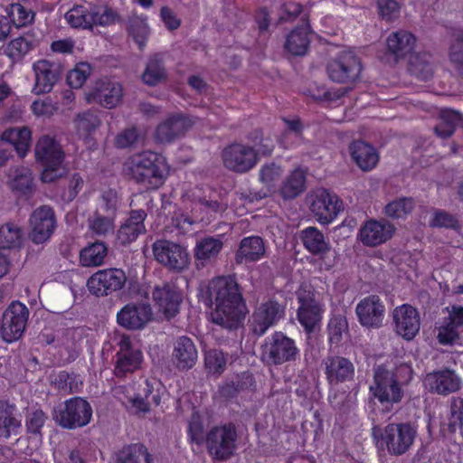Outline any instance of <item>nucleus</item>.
I'll use <instances>...</instances> for the list:
<instances>
[{
    "mask_svg": "<svg viewBox=\"0 0 463 463\" xmlns=\"http://www.w3.org/2000/svg\"><path fill=\"white\" fill-rule=\"evenodd\" d=\"M197 298L212 308L213 324L228 330H236L243 324L248 310L234 276H219L200 284Z\"/></svg>",
    "mask_w": 463,
    "mask_h": 463,
    "instance_id": "obj_1",
    "label": "nucleus"
},
{
    "mask_svg": "<svg viewBox=\"0 0 463 463\" xmlns=\"http://www.w3.org/2000/svg\"><path fill=\"white\" fill-rule=\"evenodd\" d=\"M252 146L234 142L226 146L222 152L223 165L238 174H244L255 167L260 160V154L269 156L274 145L269 138L263 137L262 130L256 128L248 135Z\"/></svg>",
    "mask_w": 463,
    "mask_h": 463,
    "instance_id": "obj_2",
    "label": "nucleus"
},
{
    "mask_svg": "<svg viewBox=\"0 0 463 463\" xmlns=\"http://www.w3.org/2000/svg\"><path fill=\"white\" fill-rule=\"evenodd\" d=\"M128 175L146 189L160 188L167 178V163L159 153L146 150L131 156L125 164Z\"/></svg>",
    "mask_w": 463,
    "mask_h": 463,
    "instance_id": "obj_3",
    "label": "nucleus"
},
{
    "mask_svg": "<svg viewBox=\"0 0 463 463\" xmlns=\"http://www.w3.org/2000/svg\"><path fill=\"white\" fill-rule=\"evenodd\" d=\"M65 20L75 29H92L94 25L109 26L116 23L118 15L109 6L101 8L91 3L75 4L66 12Z\"/></svg>",
    "mask_w": 463,
    "mask_h": 463,
    "instance_id": "obj_4",
    "label": "nucleus"
},
{
    "mask_svg": "<svg viewBox=\"0 0 463 463\" xmlns=\"http://www.w3.org/2000/svg\"><path fill=\"white\" fill-rule=\"evenodd\" d=\"M370 392L378 401L384 412H390L395 403L402 402L404 391L396 373L383 365H379L373 373V384Z\"/></svg>",
    "mask_w": 463,
    "mask_h": 463,
    "instance_id": "obj_5",
    "label": "nucleus"
},
{
    "mask_svg": "<svg viewBox=\"0 0 463 463\" xmlns=\"http://www.w3.org/2000/svg\"><path fill=\"white\" fill-rule=\"evenodd\" d=\"M261 359L268 364L280 365L295 362L300 355L296 341L281 331L265 338L260 347Z\"/></svg>",
    "mask_w": 463,
    "mask_h": 463,
    "instance_id": "obj_6",
    "label": "nucleus"
},
{
    "mask_svg": "<svg viewBox=\"0 0 463 463\" xmlns=\"http://www.w3.org/2000/svg\"><path fill=\"white\" fill-rule=\"evenodd\" d=\"M238 432L234 423L228 422L213 427L206 433V448L213 459L224 461L231 458L237 449Z\"/></svg>",
    "mask_w": 463,
    "mask_h": 463,
    "instance_id": "obj_7",
    "label": "nucleus"
},
{
    "mask_svg": "<svg viewBox=\"0 0 463 463\" xmlns=\"http://www.w3.org/2000/svg\"><path fill=\"white\" fill-rule=\"evenodd\" d=\"M93 410L90 403L80 396L71 397L63 402L56 411V423L65 430L86 427L92 420Z\"/></svg>",
    "mask_w": 463,
    "mask_h": 463,
    "instance_id": "obj_8",
    "label": "nucleus"
},
{
    "mask_svg": "<svg viewBox=\"0 0 463 463\" xmlns=\"http://www.w3.org/2000/svg\"><path fill=\"white\" fill-rule=\"evenodd\" d=\"M29 315L25 304L18 300L12 301L2 315L0 336L3 341L10 344L19 340L25 331Z\"/></svg>",
    "mask_w": 463,
    "mask_h": 463,
    "instance_id": "obj_9",
    "label": "nucleus"
},
{
    "mask_svg": "<svg viewBox=\"0 0 463 463\" xmlns=\"http://www.w3.org/2000/svg\"><path fill=\"white\" fill-rule=\"evenodd\" d=\"M416 435L417 429L411 422L389 423L384 427L381 439L391 455L401 456L411 449Z\"/></svg>",
    "mask_w": 463,
    "mask_h": 463,
    "instance_id": "obj_10",
    "label": "nucleus"
},
{
    "mask_svg": "<svg viewBox=\"0 0 463 463\" xmlns=\"http://www.w3.org/2000/svg\"><path fill=\"white\" fill-rule=\"evenodd\" d=\"M363 66L360 59L352 52H342L328 61L326 72L336 83H354L359 80Z\"/></svg>",
    "mask_w": 463,
    "mask_h": 463,
    "instance_id": "obj_11",
    "label": "nucleus"
},
{
    "mask_svg": "<svg viewBox=\"0 0 463 463\" xmlns=\"http://www.w3.org/2000/svg\"><path fill=\"white\" fill-rule=\"evenodd\" d=\"M35 157L44 168L42 174L43 182H51L52 173L57 170L64 160V152L60 144L49 136L42 137L35 145Z\"/></svg>",
    "mask_w": 463,
    "mask_h": 463,
    "instance_id": "obj_12",
    "label": "nucleus"
},
{
    "mask_svg": "<svg viewBox=\"0 0 463 463\" xmlns=\"http://www.w3.org/2000/svg\"><path fill=\"white\" fill-rule=\"evenodd\" d=\"M322 368L330 390L354 380V364L346 357L327 355L322 361Z\"/></svg>",
    "mask_w": 463,
    "mask_h": 463,
    "instance_id": "obj_13",
    "label": "nucleus"
},
{
    "mask_svg": "<svg viewBox=\"0 0 463 463\" xmlns=\"http://www.w3.org/2000/svg\"><path fill=\"white\" fill-rule=\"evenodd\" d=\"M286 307L274 298L261 302L252 313L251 330L258 336L277 325L285 317Z\"/></svg>",
    "mask_w": 463,
    "mask_h": 463,
    "instance_id": "obj_14",
    "label": "nucleus"
},
{
    "mask_svg": "<svg viewBox=\"0 0 463 463\" xmlns=\"http://www.w3.org/2000/svg\"><path fill=\"white\" fill-rule=\"evenodd\" d=\"M152 250L156 261L170 270L180 272L189 263V255L186 249L178 243L158 240L154 242Z\"/></svg>",
    "mask_w": 463,
    "mask_h": 463,
    "instance_id": "obj_15",
    "label": "nucleus"
},
{
    "mask_svg": "<svg viewBox=\"0 0 463 463\" xmlns=\"http://www.w3.org/2000/svg\"><path fill=\"white\" fill-rule=\"evenodd\" d=\"M32 69L34 74V85L32 92L36 95L51 92L63 72V66L61 62L47 59L35 61Z\"/></svg>",
    "mask_w": 463,
    "mask_h": 463,
    "instance_id": "obj_16",
    "label": "nucleus"
},
{
    "mask_svg": "<svg viewBox=\"0 0 463 463\" xmlns=\"http://www.w3.org/2000/svg\"><path fill=\"white\" fill-rule=\"evenodd\" d=\"M118 345V351L116 353L113 373L117 378H124L128 373H132L140 368L143 353L133 347L130 337L126 335L120 337Z\"/></svg>",
    "mask_w": 463,
    "mask_h": 463,
    "instance_id": "obj_17",
    "label": "nucleus"
},
{
    "mask_svg": "<svg viewBox=\"0 0 463 463\" xmlns=\"http://www.w3.org/2000/svg\"><path fill=\"white\" fill-rule=\"evenodd\" d=\"M127 281V276L121 269H106L95 272L87 281L90 293L96 296H107L120 290Z\"/></svg>",
    "mask_w": 463,
    "mask_h": 463,
    "instance_id": "obj_18",
    "label": "nucleus"
},
{
    "mask_svg": "<svg viewBox=\"0 0 463 463\" xmlns=\"http://www.w3.org/2000/svg\"><path fill=\"white\" fill-rule=\"evenodd\" d=\"M298 307L297 310V318L307 334L315 331L320 325L324 308L316 299L315 294L311 291H305L298 295Z\"/></svg>",
    "mask_w": 463,
    "mask_h": 463,
    "instance_id": "obj_19",
    "label": "nucleus"
},
{
    "mask_svg": "<svg viewBox=\"0 0 463 463\" xmlns=\"http://www.w3.org/2000/svg\"><path fill=\"white\" fill-rule=\"evenodd\" d=\"M341 208L342 201L327 189L317 190L310 203V211L321 224L331 223L336 218Z\"/></svg>",
    "mask_w": 463,
    "mask_h": 463,
    "instance_id": "obj_20",
    "label": "nucleus"
},
{
    "mask_svg": "<svg viewBox=\"0 0 463 463\" xmlns=\"http://www.w3.org/2000/svg\"><path fill=\"white\" fill-rule=\"evenodd\" d=\"M394 330L407 341L415 338L420 328V317L418 309L410 304L396 307L392 312Z\"/></svg>",
    "mask_w": 463,
    "mask_h": 463,
    "instance_id": "obj_21",
    "label": "nucleus"
},
{
    "mask_svg": "<svg viewBox=\"0 0 463 463\" xmlns=\"http://www.w3.org/2000/svg\"><path fill=\"white\" fill-rule=\"evenodd\" d=\"M194 125V121L182 113L172 114L160 122L155 130V139L161 144L172 143L183 137Z\"/></svg>",
    "mask_w": 463,
    "mask_h": 463,
    "instance_id": "obj_22",
    "label": "nucleus"
},
{
    "mask_svg": "<svg viewBox=\"0 0 463 463\" xmlns=\"http://www.w3.org/2000/svg\"><path fill=\"white\" fill-rule=\"evenodd\" d=\"M355 314L362 326L379 328L384 318L385 306L378 296L370 295L358 302Z\"/></svg>",
    "mask_w": 463,
    "mask_h": 463,
    "instance_id": "obj_23",
    "label": "nucleus"
},
{
    "mask_svg": "<svg viewBox=\"0 0 463 463\" xmlns=\"http://www.w3.org/2000/svg\"><path fill=\"white\" fill-rule=\"evenodd\" d=\"M123 88L120 83L108 78L98 80L87 99L90 102H96L107 109L115 108L121 101Z\"/></svg>",
    "mask_w": 463,
    "mask_h": 463,
    "instance_id": "obj_24",
    "label": "nucleus"
},
{
    "mask_svg": "<svg viewBox=\"0 0 463 463\" xmlns=\"http://www.w3.org/2000/svg\"><path fill=\"white\" fill-rule=\"evenodd\" d=\"M31 237L34 243H43L52 236L56 228V218L52 207L43 205L36 208L30 218Z\"/></svg>",
    "mask_w": 463,
    "mask_h": 463,
    "instance_id": "obj_25",
    "label": "nucleus"
},
{
    "mask_svg": "<svg viewBox=\"0 0 463 463\" xmlns=\"http://www.w3.org/2000/svg\"><path fill=\"white\" fill-rule=\"evenodd\" d=\"M425 384L431 393L447 396L459 391L462 381L454 370L443 368L427 373Z\"/></svg>",
    "mask_w": 463,
    "mask_h": 463,
    "instance_id": "obj_26",
    "label": "nucleus"
},
{
    "mask_svg": "<svg viewBox=\"0 0 463 463\" xmlns=\"http://www.w3.org/2000/svg\"><path fill=\"white\" fill-rule=\"evenodd\" d=\"M152 297L158 310L163 312L166 318H173L179 313L183 294L175 284L164 283L162 286L155 287Z\"/></svg>",
    "mask_w": 463,
    "mask_h": 463,
    "instance_id": "obj_27",
    "label": "nucleus"
},
{
    "mask_svg": "<svg viewBox=\"0 0 463 463\" xmlns=\"http://www.w3.org/2000/svg\"><path fill=\"white\" fill-rule=\"evenodd\" d=\"M395 232V227L386 220L370 219L359 231V239L368 247L379 246L389 241Z\"/></svg>",
    "mask_w": 463,
    "mask_h": 463,
    "instance_id": "obj_28",
    "label": "nucleus"
},
{
    "mask_svg": "<svg viewBox=\"0 0 463 463\" xmlns=\"http://www.w3.org/2000/svg\"><path fill=\"white\" fill-rule=\"evenodd\" d=\"M147 214L145 210H132L128 218L120 225L117 232V241L123 246L134 242L139 235L146 232L145 220Z\"/></svg>",
    "mask_w": 463,
    "mask_h": 463,
    "instance_id": "obj_29",
    "label": "nucleus"
},
{
    "mask_svg": "<svg viewBox=\"0 0 463 463\" xmlns=\"http://www.w3.org/2000/svg\"><path fill=\"white\" fill-rule=\"evenodd\" d=\"M197 358L198 352L194 341L186 335L179 336L174 343L173 364L179 371H187L195 365Z\"/></svg>",
    "mask_w": 463,
    "mask_h": 463,
    "instance_id": "obj_30",
    "label": "nucleus"
},
{
    "mask_svg": "<svg viewBox=\"0 0 463 463\" xmlns=\"http://www.w3.org/2000/svg\"><path fill=\"white\" fill-rule=\"evenodd\" d=\"M266 255L264 240L260 236L244 237L239 243L234 260L238 265L257 262Z\"/></svg>",
    "mask_w": 463,
    "mask_h": 463,
    "instance_id": "obj_31",
    "label": "nucleus"
},
{
    "mask_svg": "<svg viewBox=\"0 0 463 463\" xmlns=\"http://www.w3.org/2000/svg\"><path fill=\"white\" fill-rule=\"evenodd\" d=\"M22 429V420L17 406L9 400H0V439L7 440L12 435H18Z\"/></svg>",
    "mask_w": 463,
    "mask_h": 463,
    "instance_id": "obj_32",
    "label": "nucleus"
},
{
    "mask_svg": "<svg viewBox=\"0 0 463 463\" xmlns=\"http://www.w3.org/2000/svg\"><path fill=\"white\" fill-rule=\"evenodd\" d=\"M151 317V309L146 305H126L118 314V323L127 329H140Z\"/></svg>",
    "mask_w": 463,
    "mask_h": 463,
    "instance_id": "obj_33",
    "label": "nucleus"
},
{
    "mask_svg": "<svg viewBox=\"0 0 463 463\" xmlns=\"http://www.w3.org/2000/svg\"><path fill=\"white\" fill-rule=\"evenodd\" d=\"M352 160L364 172L373 170L379 162V154L375 147L363 140H354L349 146Z\"/></svg>",
    "mask_w": 463,
    "mask_h": 463,
    "instance_id": "obj_34",
    "label": "nucleus"
},
{
    "mask_svg": "<svg viewBox=\"0 0 463 463\" xmlns=\"http://www.w3.org/2000/svg\"><path fill=\"white\" fill-rule=\"evenodd\" d=\"M310 33L308 20H302V24L296 26L286 38L285 49L287 52L294 56L305 55L310 45Z\"/></svg>",
    "mask_w": 463,
    "mask_h": 463,
    "instance_id": "obj_35",
    "label": "nucleus"
},
{
    "mask_svg": "<svg viewBox=\"0 0 463 463\" xmlns=\"http://www.w3.org/2000/svg\"><path fill=\"white\" fill-rule=\"evenodd\" d=\"M417 39L413 33L405 30L392 33L386 41L388 51L397 60L406 58L415 48Z\"/></svg>",
    "mask_w": 463,
    "mask_h": 463,
    "instance_id": "obj_36",
    "label": "nucleus"
},
{
    "mask_svg": "<svg viewBox=\"0 0 463 463\" xmlns=\"http://www.w3.org/2000/svg\"><path fill=\"white\" fill-rule=\"evenodd\" d=\"M300 240L304 248L314 256H319L322 260L330 252L331 247L326 241L322 232L317 227H307L300 232Z\"/></svg>",
    "mask_w": 463,
    "mask_h": 463,
    "instance_id": "obj_37",
    "label": "nucleus"
},
{
    "mask_svg": "<svg viewBox=\"0 0 463 463\" xmlns=\"http://www.w3.org/2000/svg\"><path fill=\"white\" fill-rule=\"evenodd\" d=\"M32 139V131L28 127L13 128L2 134V140L8 142L20 157L28 152Z\"/></svg>",
    "mask_w": 463,
    "mask_h": 463,
    "instance_id": "obj_38",
    "label": "nucleus"
},
{
    "mask_svg": "<svg viewBox=\"0 0 463 463\" xmlns=\"http://www.w3.org/2000/svg\"><path fill=\"white\" fill-rule=\"evenodd\" d=\"M326 333L330 348H338L344 337L349 335V325L345 316L333 314L328 320Z\"/></svg>",
    "mask_w": 463,
    "mask_h": 463,
    "instance_id": "obj_39",
    "label": "nucleus"
},
{
    "mask_svg": "<svg viewBox=\"0 0 463 463\" xmlns=\"http://www.w3.org/2000/svg\"><path fill=\"white\" fill-rule=\"evenodd\" d=\"M166 79L167 71L165 67L163 55L161 53H155L147 61L142 74V80L148 86H156L166 80Z\"/></svg>",
    "mask_w": 463,
    "mask_h": 463,
    "instance_id": "obj_40",
    "label": "nucleus"
},
{
    "mask_svg": "<svg viewBox=\"0 0 463 463\" xmlns=\"http://www.w3.org/2000/svg\"><path fill=\"white\" fill-rule=\"evenodd\" d=\"M114 463H152V458L145 445L134 443L116 452Z\"/></svg>",
    "mask_w": 463,
    "mask_h": 463,
    "instance_id": "obj_41",
    "label": "nucleus"
},
{
    "mask_svg": "<svg viewBox=\"0 0 463 463\" xmlns=\"http://www.w3.org/2000/svg\"><path fill=\"white\" fill-rule=\"evenodd\" d=\"M108 246L103 241L88 244L80 251V263L83 267H98L104 263L108 255Z\"/></svg>",
    "mask_w": 463,
    "mask_h": 463,
    "instance_id": "obj_42",
    "label": "nucleus"
},
{
    "mask_svg": "<svg viewBox=\"0 0 463 463\" xmlns=\"http://www.w3.org/2000/svg\"><path fill=\"white\" fill-rule=\"evenodd\" d=\"M222 247L221 239L205 236L197 241L194 250V258L204 265V262L217 258Z\"/></svg>",
    "mask_w": 463,
    "mask_h": 463,
    "instance_id": "obj_43",
    "label": "nucleus"
},
{
    "mask_svg": "<svg viewBox=\"0 0 463 463\" xmlns=\"http://www.w3.org/2000/svg\"><path fill=\"white\" fill-rule=\"evenodd\" d=\"M409 56L410 70L423 80H430L433 75L432 65L430 63L431 55L428 52H414Z\"/></svg>",
    "mask_w": 463,
    "mask_h": 463,
    "instance_id": "obj_44",
    "label": "nucleus"
},
{
    "mask_svg": "<svg viewBox=\"0 0 463 463\" xmlns=\"http://www.w3.org/2000/svg\"><path fill=\"white\" fill-rule=\"evenodd\" d=\"M51 383L55 389L65 394L78 392L82 385L79 374L73 372L69 373L65 370L60 371L53 375Z\"/></svg>",
    "mask_w": 463,
    "mask_h": 463,
    "instance_id": "obj_45",
    "label": "nucleus"
},
{
    "mask_svg": "<svg viewBox=\"0 0 463 463\" xmlns=\"http://www.w3.org/2000/svg\"><path fill=\"white\" fill-rule=\"evenodd\" d=\"M77 135L88 141L91 134L99 127L100 120L97 114L90 110L79 113L74 119Z\"/></svg>",
    "mask_w": 463,
    "mask_h": 463,
    "instance_id": "obj_46",
    "label": "nucleus"
},
{
    "mask_svg": "<svg viewBox=\"0 0 463 463\" xmlns=\"http://www.w3.org/2000/svg\"><path fill=\"white\" fill-rule=\"evenodd\" d=\"M306 185V175L300 169H295L290 173L280 188L283 198L293 199L298 196Z\"/></svg>",
    "mask_w": 463,
    "mask_h": 463,
    "instance_id": "obj_47",
    "label": "nucleus"
},
{
    "mask_svg": "<svg viewBox=\"0 0 463 463\" xmlns=\"http://www.w3.org/2000/svg\"><path fill=\"white\" fill-rule=\"evenodd\" d=\"M415 208V202L411 197H401L388 203L383 213L392 220L406 219Z\"/></svg>",
    "mask_w": 463,
    "mask_h": 463,
    "instance_id": "obj_48",
    "label": "nucleus"
},
{
    "mask_svg": "<svg viewBox=\"0 0 463 463\" xmlns=\"http://www.w3.org/2000/svg\"><path fill=\"white\" fill-rule=\"evenodd\" d=\"M22 241L23 232L18 225L7 222L0 226V249L19 248Z\"/></svg>",
    "mask_w": 463,
    "mask_h": 463,
    "instance_id": "obj_49",
    "label": "nucleus"
},
{
    "mask_svg": "<svg viewBox=\"0 0 463 463\" xmlns=\"http://www.w3.org/2000/svg\"><path fill=\"white\" fill-rule=\"evenodd\" d=\"M449 50V59L457 73L463 78V29L456 30Z\"/></svg>",
    "mask_w": 463,
    "mask_h": 463,
    "instance_id": "obj_50",
    "label": "nucleus"
},
{
    "mask_svg": "<svg viewBox=\"0 0 463 463\" xmlns=\"http://www.w3.org/2000/svg\"><path fill=\"white\" fill-rule=\"evenodd\" d=\"M6 16L10 19V23L12 22L15 27L20 28L32 24L35 13L20 3H13L7 8Z\"/></svg>",
    "mask_w": 463,
    "mask_h": 463,
    "instance_id": "obj_51",
    "label": "nucleus"
},
{
    "mask_svg": "<svg viewBox=\"0 0 463 463\" xmlns=\"http://www.w3.org/2000/svg\"><path fill=\"white\" fill-rule=\"evenodd\" d=\"M33 42L24 36H19L9 42L5 53L13 61L16 62L24 59V57L33 49Z\"/></svg>",
    "mask_w": 463,
    "mask_h": 463,
    "instance_id": "obj_52",
    "label": "nucleus"
},
{
    "mask_svg": "<svg viewBox=\"0 0 463 463\" xmlns=\"http://www.w3.org/2000/svg\"><path fill=\"white\" fill-rule=\"evenodd\" d=\"M92 73V66L86 61L78 62L73 69L69 71L66 81L72 89H80Z\"/></svg>",
    "mask_w": 463,
    "mask_h": 463,
    "instance_id": "obj_53",
    "label": "nucleus"
},
{
    "mask_svg": "<svg viewBox=\"0 0 463 463\" xmlns=\"http://www.w3.org/2000/svg\"><path fill=\"white\" fill-rule=\"evenodd\" d=\"M431 228H445L458 232L461 229L458 219L446 212L445 210L437 209L429 222Z\"/></svg>",
    "mask_w": 463,
    "mask_h": 463,
    "instance_id": "obj_54",
    "label": "nucleus"
},
{
    "mask_svg": "<svg viewBox=\"0 0 463 463\" xmlns=\"http://www.w3.org/2000/svg\"><path fill=\"white\" fill-rule=\"evenodd\" d=\"M448 429L450 432L463 428V398L452 397L449 402V413L448 417Z\"/></svg>",
    "mask_w": 463,
    "mask_h": 463,
    "instance_id": "obj_55",
    "label": "nucleus"
},
{
    "mask_svg": "<svg viewBox=\"0 0 463 463\" xmlns=\"http://www.w3.org/2000/svg\"><path fill=\"white\" fill-rule=\"evenodd\" d=\"M187 438L191 443L203 445L206 443V434L202 417L198 412H194L188 421Z\"/></svg>",
    "mask_w": 463,
    "mask_h": 463,
    "instance_id": "obj_56",
    "label": "nucleus"
},
{
    "mask_svg": "<svg viewBox=\"0 0 463 463\" xmlns=\"http://www.w3.org/2000/svg\"><path fill=\"white\" fill-rule=\"evenodd\" d=\"M128 34L133 38L139 49L143 50L149 35V27L146 19L136 17L130 20Z\"/></svg>",
    "mask_w": 463,
    "mask_h": 463,
    "instance_id": "obj_57",
    "label": "nucleus"
},
{
    "mask_svg": "<svg viewBox=\"0 0 463 463\" xmlns=\"http://www.w3.org/2000/svg\"><path fill=\"white\" fill-rule=\"evenodd\" d=\"M204 364L210 373L221 374L226 368L227 356L222 350L211 349L205 353Z\"/></svg>",
    "mask_w": 463,
    "mask_h": 463,
    "instance_id": "obj_58",
    "label": "nucleus"
},
{
    "mask_svg": "<svg viewBox=\"0 0 463 463\" xmlns=\"http://www.w3.org/2000/svg\"><path fill=\"white\" fill-rule=\"evenodd\" d=\"M47 419L46 413L42 409H32L25 417L27 433L42 436V430Z\"/></svg>",
    "mask_w": 463,
    "mask_h": 463,
    "instance_id": "obj_59",
    "label": "nucleus"
},
{
    "mask_svg": "<svg viewBox=\"0 0 463 463\" xmlns=\"http://www.w3.org/2000/svg\"><path fill=\"white\" fill-rule=\"evenodd\" d=\"M379 17L391 23L400 16L401 5L396 0H376Z\"/></svg>",
    "mask_w": 463,
    "mask_h": 463,
    "instance_id": "obj_60",
    "label": "nucleus"
},
{
    "mask_svg": "<svg viewBox=\"0 0 463 463\" xmlns=\"http://www.w3.org/2000/svg\"><path fill=\"white\" fill-rule=\"evenodd\" d=\"M232 382L239 394L253 393L257 389V383L254 375L250 371H244L232 377Z\"/></svg>",
    "mask_w": 463,
    "mask_h": 463,
    "instance_id": "obj_61",
    "label": "nucleus"
},
{
    "mask_svg": "<svg viewBox=\"0 0 463 463\" xmlns=\"http://www.w3.org/2000/svg\"><path fill=\"white\" fill-rule=\"evenodd\" d=\"M115 216L96 214L90 222V228L97 235H106L114 230Z\"/></svg>",
    "mask_w": 463,
    "mask_h": 463,
    "instance_id": "obj_62",
    "label": "nucleus"
},
{
    "mask_svg": "<svg viewBox=\"0 0 463 463\" xmlns=\"http://www.w3.org/2000/svg\"><path fill=\"white\" fill-rule=\"evenodd\" d=\"M160 387L161 383L159 381L156 379H146L139 393L153 405L157 406L161 402Z\"/></svg>",
    "mask_w": 463,
    "mask_h": 463,
    "instance_id": "obj_63",
    "label": "nucleus"
},
{
    "mask_svg": "<svg viewBox=\"0 0 463 463\" xmlns=\"http://www.w3.org/2000/svg\"><path fill=\"white\" fill-rule=\"evenodd\" d=\"M32 112L37 117H52L54 115L59 107L57 103H53L51 98L34 100L31 105Z\"/></svg>",
    "mask_w": 463,
    "mask_h": 463,
    "instance_id": "obj_64",
    "label": "nucleus"
}]
</instances>
